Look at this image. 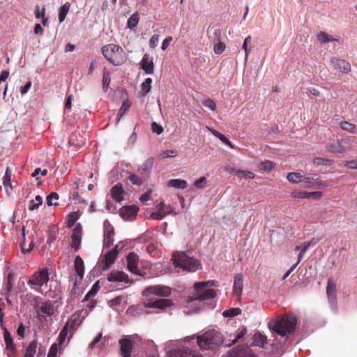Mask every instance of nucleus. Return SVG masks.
<instances>
[{
  "instance_id": "1",
  "label": "nucleus",
  "mask_w": 357,
  "mask_h": 357,
  "mask_svg": "<svg viewBox=\"0 0 357 357\" xmlns=\"http://www.w3.org/2000/svg\"><path fill=\"white\" fill-rule=\"evenodd\" d=\"M170 294V288L166 286L155 285L149 287L144 291V295L147 296L144 301V305L146 308L164 310L173 304L172 301L169 299L155 298L152 295L167 296Z\"/></svg>"
},
{
  "instance_id": "2",
  "label": "nucleus",
  "mask_w": 357,
  "mask_h": 357,
  "mask_svg": "<svg viewBox=\"0 0 357 357\" xmlns=\"http://www.w3.org/2000/svg\"><path fill=\"white\" fill-rule=\"evenodd\" d=\"M297 321L293 315H284L280 319L269 322L268 326L281 336L293 333L295 330Z\"/></svg>"
},
{
  "instance_id": "3",
  "label": "nucleus",
  "mask_w": 357,
  "mask_h": 357,
  "mask_svg": "<svg viewBox=\"0 0 357 357\" xmlns=\"http://www.w3.org/2000/svg\"><path fill=\"white\" fill-rule=\"evenodd\" d=\"M223 336L218 331L208 330L197 337V344L202 349H214L223 343Z\"/></svg>"
},
{
  "instance_id": "4",
  "label": "nucleus",
  "mask_w": 357,
  "mask_h": 357,
  "mask_svg": "<svg viewBox=\"0 0 357 357\" xmlns=\"http://www.w3.org/2000/svg\"><path fill=\"white\" fill-rule=\"evenodd\" d=\"M105 58L114 66H120L126 61V54L119 45L108 44L102 47Z\"/></svg>"
},
{
  "instance_id": "5",
  "label": "nucleus",
  "mask_w": 357,
  "mask_h": 357,
  "mask_svg": "<svg viewBox=\"0 0 357 357\" xmlns=\"http://www.w3.org/2000/svg\"><path fill=\"white\" fill-rule=\"evenodd\" d=\"M172 259L176 267H179L188 272H195L201 267L198 260L187 256L183 252H178L174 254Z\"/></svg>"
},
{
  "instance_id": "6",
  "label": "nucleus",
  "mask_w": 357,
  "mask_h": 357,
  "mask_svg": "<svg viewBox=\"0 0 357 357\" xmlns=\"http://www.w3.org/2000/svg\"><path fill=\"white\" fill-rule=\"evenodd\" d=\"M50 280L47 268H42L37 271L29 279L28 284L32 285V289L43 293V288L47 287Z\"/></svg>"
},
{
  "instance_id": "7",
  "label": "nucleus",
  "mask_w": 357,
  "mask_h": 357,
  "mask_svg": "<svg viewBox=\"0 0 357 357\" xmlns=\"http://www.w3.org/2000/svg\"><path fill=\"white\" fill-rule=\"evenodd\" d=\"M209 282H200L195 283L194 287L195 294L193 297L189 298V301H202L214 298L215 296V291L214 289L208 287Z\"/></svg>"
},
{
  "instance_id": "8",
  "label": "nucleus",
  "mask_w": 357,
  "mask_h": 357,
  "mask_svg": "<svg viewBox=\"0 0 357 357\" xmlns=\"http://www.w3.org/2000/svg\"><path fill=\"white\" fill-rule=\"evenodd\" d=\"M354 142L349 138H344L340 140H331L327 149L331 153H343L352 149Z\"/></svg>"
},
{
  "instance_id": "9",
  "label": "nucleus",
  "mask_w": 357,
  "mask_h": 357,
  "mask_svg": "<svg viewBox=\"0 0 357 357\" xmlns=\"http://www.w3.org/2000/svg\"><path fill=\"white\" fill-rule=\"evenodd\" d=\"M156 211L153 212L150 215V218L153 220H162L166 215L173 212L170 205H166L163 202H160L155 206Z\"/></svg>"
},
{
  "instance_id": "10",
  "label": "nucleus",
  "mask_w": 357,
  "mask_h": 357,
  "mask_svg": "<svg viewBox=\"0 0 357 357\" xmlns=\"http://www.w3.org/2000/svg\"><path fill=\"white\" fill-rule=\"evenodd\" d=\"M331 65L333 68L342 73H348L351 71L350 63L344 60L333 56L330 59Z\"/></svg>"
},
{
  "instance_id": "11",
  "label": "nucleus",
  "mask_w": 357,
  "mask_h": 357,
  "mask_svg": "<svg viewBox=\"0 0 357 357\" xmlns=\"http://www.w3.org/2000/svg\"><path fill=\"white\" fill-rule=\"evenodd\" d=\"M139 207L135 205L126 206L121 208L120 215L125 220L132 221L137 215Z\"/></svg>"
},
{
  "instance_id": "12",
  "label": "nucleus",
  "mask_w": 357,
  "mask_h": 357,
  "mask_svg": "<svg viewBox=\"0 0 357 357\" xmlns=\"http://www.w3.org/2000/svg\"><path fill=\"white\" fill-rule=\"evenodd\" d=\"M116 251L110 250L107 252L102 257V259L98 262L99 267L102 270L105 271L109 268V266L114 262L116 257Z\"/></svg>"
},
{
  "instance_id": "13",
  "label": "nucleus",
  "mask_w": 357,
  "mask_h": 357,
  "mask_svg": "<svg viewBox=\"0 0 357 357\" xmlns=\"http://www.w3.org/2000/svg\"><path fill=\"white\" fill-rule=\"evenodd\" d=\"M126 261L128 271L135 275H139L138 270V255L134 252H130L127 256Z\"/></svg>"
},
{
  "instance_id": "14",
  "label": "nucleus",
  "mask_w": 357,
  "mask_h": 357,
  "mask_svg": "<svg viewBox=\"0 0 357 357\" xmlns=\"http://www.w3.org/2000/svg\"><path fill=\"white\" fill-rule=\"evenodd\" d=\"M107 280L112 282H121L130 283L128 275L121 271H112L107 276Z\"/></svg>"
},
{
  "instance_id": "15",
  "label": "nucleus",
  "mask_w": 357,
  "mask_h": 357,
  "mask_svg": "<svg viewBox=\"0 0 357 357\" xmlns=\"http://www.w3.org/2000/svg\"><path fill=\"white\" fill-rule=\"evenodd\" d=\"M82 228L80 223H77L73 230L71 247L77 250L82 241Z\"/></svg>"
},
{
  "instance_id": "16",
  "label": "nucleus",
  "mask_w": 357,
  "mask_h": 357,
  "mask_svg": "<svg viewBox=\"0 0 357 357\" xmlns=\"http://www.w3.org/2000/svg\"><path fill=\"white\" fill-rule=\"evenodd\" d=\"M114 229L107 220L104 222V245L109 247L113 243Z\"/></svg>"
},
{
  "instance_id": "17",
  "label": "nucleus",
  "mask_w": 357,
  "mask_h": 357,
  "mask_svg": "<svg viewBox=\"0 0 357 357\" xmlns=\"http://www.w3.org/2000/svg\"><path fill=\"white\" fill-rule=\"evenodd\" d=\"M121 346V354L123 357H130L132 350V343L128 338H123L119 340Z\"/></svg>"
},
{
  "instance_id": "18",
  "label": "nucleus",
  "mask_w": 357,
  "mask_h": 357,
  "mask_svg": "<svg viewBox=\"0 0 357 357\" xmlns=\"http://www.w3.org/2000/svg\"><path fill=\"white\" fill-rule=\"evenodd\" d=\"M142 68L146 74H152L154 70L153 59L148 54H145L141 61Z\"/></svg>"
},
{
  "instance_id": "19",
  "label": "nucleus",
  "mask_w": 357,
  "mask_h": 357,
  "mask_svg": "<svg viewBox=\"0 0 357 357\" xmlns=\"http://www.w3.org/2000/svg\"><path fill=\"white\" fill-rule=\"evenodd\" d=\"M243 275L238 274L234 277V285H233V293L236 297H240L243 291Z\"/></svg>"
},
{
  "instance_id": "20",
  "label": "nucleus",
  "mask_w": 357,
  "mask_h": 357,
  "mask_svg": "<svg viewBox=\"0 0 357 357\" xmlns=\"http://www.w3.org/2000/svg\"><path fill=\"white\" fill-rule=\"evenodd\" d=\"M112 197L116 202H120L123 199L124 190L121 184H116L110 190Z\"/></svg>"
},
{
  "instance_id": "21",
  "label": "nucleus",
  "mask_w": 357,
  "mask_h": 357,
  "mask_svg": "<svg viewBox=\"0 0 357 357\" xmlns=\"http://www.w3.org/2000/svg\"><path fill=\"white\" fill-rule=\"evenodd\" d=\"M169 357H203L202 355L192 353L189 349H178L172 352Z\"/></svg>"
},
{
  "instance_id": "22",
  "label": "nucleus",
  "mask_w": 357,
  "mask_h": 357,
  "mask_svg": "<svg viewBox=\"0 0 357 357\" xmlns=\"http://www.w3.org/2000/svg\"><path fill=\"white\" fill-rule=\"evenodd\" d=\"M74 326V322L68 321L66 323L65 326L62 328L61 331L58 339H57V344H59V347H61L62 344L65 342L68 332V328H73Z\"/></svg>"
},
{
  "instance_id": "23",
  "label": "nucleus",
  "mask_w": 357,
  "mask_h": 357,
  "mask_svg": "<svg viewBox=\"0 0 357 357\" xmlns=\"http://www.w3.org/2000/svg\"><path fill=\"white\" fill-rule=\"evenodd\" d=\"M335 292L336 286L335 283L331 280H328L326 288V293L328 300L331 303H335L336 302Z\"/></svg>"
},
{
  "instance_id": "24",
  "label": "nucleus",
  "mask_w": 357,
  "mask_h": 357,
  "mask_svg": "<svg viewBox=\"0 0 357 357\" xmlns=\"http://www.w3.org/2000/svg\"><path fill=\"white\" fill-rule=\"evenodd\" d=\"M153 164V159L149 158L147 159L143 165L138 169V172H140L141 174H143L146 178L149 176L151 173L152 167Z\"/></svg>"
},
{
  "instance_id": "25",
  "label": "nucleus",
  "mask_w": 357,
  "mask_h": 357,
  "mask_svg": "<svg viewBox=\"0 0 357 357\" xmlns=\"http://www.w3.org/2000/svg\"><path fill=\"white\" fill-rule=\"evenodd\" d=\"M75 268L78 276L82 279L84 273V261L80 256H77L75 259Z\"/></svg>"
},
{
  "instance_id": "26",
  "label": "nucleus",
  "mask_w": 357,
  "mask_h": 357,
  "mask_svg": "<svg viewBox=\"0 0 357 357\" xmlns=\"http://www.w3.org/2000/svg\"><path fill=\"white\" fill-rule=\"evenodd\" d=\"M22 235H23L24 241L20 244L22 252L24 254H28L32 250V249L34 246L33 238V236H31L30 237L31 241H30V243H29L28 247L26 248V242H25V229H24V227H23V229H22Z\"/></svg>"
},
{
  "instance_id": "27",
  "label": "nucleus",
  "mask_w": 357,
  "mask_h": 357,
  "mask_svg": "<svg viewBox=\"0 0 357 357\" xmlns=\"http://www.w3.org/2000/svg\"><path fill=\"white\" fill-rule=\"evenodd\" d=\"M168 186L176 189H185L188 187V183L185 180L182 179H171L168 182Z\"/></svg>"
},
{
  "instance_id": "28",
  "label": "nucleus",
  "mask_w": 357,
  "mask_h": 357,
  "mask_svg": "<svg viewBox=\"0 0 357 357\" xmlns=\"http://www.w3.org/2000/svg\"><path fill=\"white\" fill-rule=\"evenodd\" d=\"M252 40V36L249 35L245 38L244 42L243 43L242 48L243 49V50L245 52V61L248 60V56H249L250 53L251 52Z\"/></svg>"
},
{
  "instance_id": "29",
  "label": "nucleus",
  "mask_w": 357,
  "mask_h": 357,
  "mask_svg": "<svg viewBox=\"0 0 357 357\" xmlns=\"http://www.w3.org/2000/svg\"><path fill=\"white\" fill-rule=\"evenodd\" d=\"M318 178L303 176L301 183L304 188H314L317 184Z\"/></svg>"
},
{
  "instance_id": "30",
  "label": "nucleus",
  "mask_w": 357,
  "mask_h": 357,
  "mask_svg": "<svg viewBox=\"0 0 357 357\" xmlns=\"http://www.w3.org/2000/svg\"><path fill=\"white\" fill-rule=\"evenodd\" d=\"M131 106V103L128 100L123 101L121 107H120L119 112L117 114V117L116 119V123H119L122 116L126 114V112L129 109Z\"/></svg>"
},
{
  "instance_id": "31",
  "label": "nucleus",
  "mask_w": 357,
  "mask_h": 357,
  "mask_svg": "<svg viewBox=\"0 0 357 357\" xmlns=\"http://www.w3.org/2000/svg\"><path fill=\"white\" fill-rule=\"evenodd\" d=\"M70 4L69 2L65 3L59 9V21L60 23L63 22L70 10Z\"/></svg>"
},
{
  "instance_id": "32",
  "label": "nucleus",
  "mask_w": 357,
  "mask_h": 357,
  "mask_svg": "<svg viewBox=\"0 0 357 357\" xmlns=\"http://www.w3.org/2000/svg\"><path fill=\"white\" fill-rule=\"evenodd\" d=\"M317 38L319 42L322 44L337 40L336 38L325 32H319L317 34Z\"/></svg>"
},
{
  "instance_id": "33",
  "label": "nucleus",
  "mask_w": 357,
  "mask_h": 357,
  "mask_svg": "<svg viewBox=\"0 0 357 357\" xmlns=\"http://www.w3.org/2000/svg\"><path fill=\"white\" fill-rule=\"evenodd\" d=\"M128 178L132 184L137 185H141L146 179V178L140 173L139 174H130Z\"/></svg>"
},
{
  "instance_id": "34",
  "label": "nucleus",
  "mask_w": 357,
  "mask_h": 357,
  "mask_svg": "<svg viewBox=\"0 0 357 357\" xmlns=\"http://www.w3.org/2000/svg\"><path fill=\"white\" fill-rule=\"evenodd\" d=\"M4 340L6 343V347L8 350H13L14 348L13 338L11 337L10 333L8 331L6 328H4Z\"/></svg>"
},
{
  "instance_id": "35",
  "label": "nucleus",
  "mask_w": 357,
  "mask_h": 357,
  "mask_svg": "<svg viewBox=\"0 0 357 357\" xmlns=\"http://www.w3.org/2000/svg\"><path fill=\"white\" fill-rule=\"evenodd\" d=\"M43 204V198L40 195H37L35 197V200L32 199L29 202V209L30 211H34L39 208Z\"/></svg>"
},
{
  "instance_id": "36",
  "label": "nucleus",
  "mask_w": 357,
  "mask_h": 357,
  "mask_svg": "<svg viewBox=\"0 0 357 357\" xmlns=\"http://www.w3.org/2000/svg\"><path fill=\"white\" fill-rule=\"evenodd\" d=\"M302 178L303 175L298 172H291L289 173L287 176V180L293 183H301Z\"/></svg>"
},
{
  "instance_id": "37",
  "label": "nucleus",
  "mask_w": 357,
  "mask_h": 357,
  "mask_svg": "<svg viewBox=\"0 0 357 357\" xmlns=\"http://www.w3.org/2000/svg\"><path fill=\"white\" fill-rule=\"evenodd\" d=\"M59 196L56 192H51L47 197V204L49 206H58L59 205Z\"/></svg>"
},
{
  "instance_id": "38",
  "label": "nucleus",
  "mask_w": 357,
  "mask_h": 357,
  "mask_svg": "<svg viewBox=\"0 0 357 357\" xmlns=\"http://www.w3.org/2000/svg\"><path fill=\"white\" fill-rule=\"evenodd\" d=\"M48 232H49V237L47 238V243L48 244H51V243H54L56 238L58 229L54 225L50 226L49 227Z\"/></svg>"
},
{
  "instance_id": "39",
  "label": "nucleus",
  "mask_w": 357,
  "mask_h": 357,
  "mask_svg": "<svg viewBox=\"0 0 357 357\" xmlns=\"http://www.w3.org/2000/svg\"><path fill=\"white\" fill-rule=\"evenodd\" d=\"M229 357H257L248 350L233 351Z\"/></svg>"
},
{
  "instance_id": "40",
  "label": "nucleus",
  "mask_w": 357,
  "mask_h": 357,
  "mask_svg": "<svg viewBox=\"0 0 357 357\" xmlns=\"http://www.w3.org/2000/svg\"><path fill=\"white\" fill-rule=\"evenodd\" d=\"M139 22V15L137 12L133 13L128 20V26L130 29H134L136 27Z\"/></svg>"
},
{
  "instance_id": "41",
  "label": "nucleus",
  "mask_w": 357,
  "mask_h": 357,
  "mask_svg": "<svg viewBox=\"0 0 357 357\" xmlns=\"http://www.w3.org/2000/svg\"><path fill=\"white\" fill-rule=\"evenodd\" d=\"M76 138H77L76 135L70 137V138L69 139L70 145L74 146L77 148L81 147L84 143V139H83V137H81L79 139H77Z\"/></svg>"
},
{
  "instance_id": "42",
  "label": "nucleus",
  "mask_w": 357,
  "mask_h": 357,
  "mask_svg": "<svg viewBox=\"0 0 357 357\" xmlns=\"http://www.w3.org/2000/svg\"><path fill=\"white\" fill-rule=\"evenodd\" d=\"M41 312L47 315H52L54 313V307L50 302H46L41 307Z\"/></svg>"
},
{
  "instance_id": "43",
  "label": "nucleus",
  "mask_w": 357,
  "mask_h": 357,
  "mask_svg": "<svg viewBox=\"0 0 357 357\" xmlns=\"http://www.w3.org/2000/svg\"><path fill=\"white\" fill-rule=\"evenodd\" d=\"M212 132L213 134L217 137L218 138L220 139V140L221 142H222L224 144H225L226 145H228L229 147L231 148H233V146L231 143V142L224 135H222V133H220V132L218 131H216V130H212Z\"/></svg>"
},
{
  "instance_id": "44",
  "label": "nucleus",
  "mask_w": 357,
  "mask_h": 357,
  "mask_svg": "<svg viewBox=\"0 0 357 357\" xmlns=\"http://www.w3.org/2000/svg\"><path fill=\"white\" fill-rule=\"evenodd\" d=\"M36 350V344L31 342L26 350L24 357H33Z\"/></svg>"
},
{
  "instance_id": "45",
  "label": "nucleus",
  "mask_w": 357,
  "mask_h": 357,
  "mask_svg": "<svg viewBox=\"0 0 357 357\" xmlns=\"http://www.w3.org/2000/svg\"><path fill=\"white\" fill-rule=\"evenodd\" d=\"M255 342L258 346L264 347V344L266 342V337L261 335L259 333H257L255 334Z\"/></svg>"
},
{
  "instance_id": "46",
  "label": "nucleus",
  "mask_w": 357,
  "mask_h": 357,
  "mask_svg": "<svg viewBox=\"0 0 357 357\" xmlns=\"http://www.w3.org/2000/svg\"><path fill=\"white\" fill-rule=\"evenodd\" d=\"M152 79L150 77L146 78L142 84V89L144 94L148 93L151 89Z\"/></svg>"
},
{
  "instance_id": "47",
  "label": "nucleus",
  "mask_w": 357,
  "mask_h": 357,
  "mask_svg": "<svg viewBox=\"0 0 357 357\" xmlns=\"http://www.w3.org/2000/svg\"><path fill=\"white\" fill-rule=\"evenodd\" d=\"M235 175L244 177L246 179H252L255 178L254 173L250 171H237L235 172Z\"/></svg>"
},
{
  "instance_id": "48",
  "label": "nucleus",
  "mask_w": 357,
  "mask_h": 357,
  "mask_svg": "<svg viewBox=\"0 0 357 357\" xmlns=\"http://www.w3.org/2000/svg\"><path fill=\"white\" fill-rule=\"evenodd\" d=\"M59 349L61 350V347H59L56 342L54 343L50 347L47 357H56Z\"/></svg>"
},
{
  "instance_id": "49",
  "label": "nucleus",
  "mask_w": 357,
  "mask_h": 357,
  "mask_svg": "<svg viewBox=\"0 0 357 357\" xmlns=\"http://www.w3.org/2000/svg\"><path fill=\"white\" fill-rule=\"evenodd\" d=\"M110 74L108 72H104L102 76V88L105 91H106L110 83Z\"/></svg>"
},
{
  "instance_id": "50",
  "label": "nucleus",
  "mask_w": 357,
  "mask_h": 357,
  "mask_svg": "<svg viewBox=\"0 0 357 357\" xmlns=\"http://www.w3.org/2000/svg\"><path fill=\"white\" fill-rule=\"evenodd\" d=\"M202 104L204 107L208 108L211 111H215L216 109L215 102L212 99H205L202 101Z\"/></svg>"
},
{
  "instance_id": "51",
  "label": "nucleus",
  "mask_w": 357,
  "mask_h": 357,
  "mask_svg": "<svg viewBox=\"0 0 357 357\" xmlns=\"http://www.w3.org/2000/svg\"><path fill=\"white\" fill-rule=\"evenodd\" d=\"M273 167L274 163L270 160H264L260 164V168L264 171H271Z\"/></svg>"
},
{
  "instance_id": "52",
  "label": "nucleus",
  "mask_w": 357,
  "mask_h": 357,
  "mask_svg": "<svg viewBox=\"0 0 357 357\" xmlns=\"http://www.w3.org/2000/svg\"><path fill=\"white\" fill-rule=\"evenodd\" d=\"M340 128L344 130H347L350 132H354V129H355L354 125H353L347 121L341 122Z\"/></svg>"
},
{
  "instance_id": "53",
  "label": "nucleus",
  "mask_w": 357,
  "mask_h": 357,
  "mask_svg": "<svg viewBox=\"0 0 357 357\" xmlns=\"http://www.w3.org/2000/svg\"><path fill=\"white\" fill-rule=\"evenodd\" d=\"M10 178H11V171H10V168L8 167L6 168L5 175L3 177V183L5 186L10 185Z\"/></svg>"
},
{
  "instance_id": "54",
  "label": "nucleus",
  "mask_w": 357,
  "mask_h": 357,
  "mask_svg": "<svg viewBox=\"0 0 357 357\" xmlns=\"http://www.w3.org/2000/svg\"><path fill=\"white\" fill-rule=\"evenodd\" d=\"M225 47L226 46L225 43L222 42H218L214 45L213 50L216 54H220L225 51Z\"/></svg>"
},
{
  "instance_id": "55",
  "label": "nucleus",
  "mask_w": 357,
  "mask_h": 357,
  "mask_svg": "<svg viewBox=\"0 0 357 357\" xmlns=\"http://www.w3.org/2000/svg\"><path fill=\"white\" fill-rule=\"evenodd\" d=\"M309 192H299L294 191L291 193V195L294 198L307 199L309 198Z\"/></svg>"
},
{
  "instance_id": "56",
  "label": "nucleus",
  "mask_w": 357,
  "mask_h": 357,
  "mask_svg": "<svg viewBox=\"0 0 357 357\" xmlns=\"http://www.w3.org/2000/svg\"><path fill=\"white\" fill-rule=\"evenodd\" d=\"M241 312V310L238 308H231L227 310H225L223 312V315L225 317H234L239 314Z\"/></svg>"
},
{
  "instance_id": "57",
  "label": "nucleus",
  "mask_w": 357,
  "mask_h": 357,
  "mask_svg": "<svg viewBox=\"0 0 357 357\" xmlns=\"http://www.w3.org/2000/svg\"><path fill=\"white\" fill-rule=\"evenodd\" d=\"M194 185L195 187L199 189H203L206 187V178L204 176H202L197 179Z\"/></svg>"
},
{
  "instance_id": "58",
  "label": "nucleus",
  "mask_w": 357,
  "mask_h": 357,
  "mask_svg": "<svg viewBox=\"0 0 357 357\" xmlns=\"http://www.w3.org/2000/svg\"><path fill=\"white\" fill-rule=\"evenodd\" d=\"M178 155V151L175 149L165 150L161 153L162 158L176 157Z\"/></svg>"
},
{
  "instance_id": "59",
  "label": "nucleus",
  "mask_w": 357,
  "mask_h": 357,
  "mask_svg": "<svg viewBox=\"0 0 357 357\" xmlns=\"http://www.w3.org/2000/svg\"><path fill=\"white\" fill-rule=\"evenodd\" d=\"M344 167L351 169H357V159L351 160H346L343 162Z\"/></svg>"
},
{
  "instance_id": "60",
  "label": "nucleus",
  "mask_w": 357,
  "mask_h": 357,
  "mask_svg": "<svg viewBox=\"0 0 357 357\" xmlns=\"http://www.w3.org/2000/svg\"><path fill=\"white\" fill-rule=\"evenodd\" d=\"M247 330L245 328H243L236 335V337L232 340L231 343L226 344L227 347H231L239 339L242 338L246 333Z\"/></svg>"
},
{
  "instance_id": "61",
  "label": "nucleus",
  "mask_w": 357,
  "mask_h": 357,
  "mask_svg": "<svg viewBox=\"0 0 357 357\" xmlns=\"http://www.w3.org/2000/svg\"><path fill=\"white\" fill-rule=\"evenodd\" d=\"M151 130L153 132L160 135L163 132V128L156 122H153L151 123Z\"/></svg>"
},
{
  "instance_id": "62",
  "label": "nucleus",
  "mask_w": 357,
  "mask_h": 357,
  "mask_svg": "<svg viewBox=\"0 0 357 357\" xmlns=\"http://www.w3.org/2000/svg\"><path fill=\"white\" fill-rule=\"evenodd\" d=\"M47 174V170L46 169L41 170L40 168H36L35 171L32 173L31 176L34 177L36 180H38V174H41L42 176H45Z\"/></svg>"
},
{
  "instance_id": "63",
  "label": "nucleus",
  "mask_w": 357,
  "mask_h": 357,
  "mask_svg": "<svg viewBox=\"0 0 357 357\" xmlns=\"http://www.w3.org/2000/svg\"><path fill=\"white\" fill-rule=\"evenodd\" d=\"M159 40V36L158 34H154L149 40V45L151 48H154L158 45V43Z\"/></svg>"
},
{
  "instance_id": "64",
  "label": "nucleus",
  "mask_w": 357,
  "mask_h": 357,
  "mask_svg": "<svg viewBox=\"0 0 357 357\" xmlns=\"http://www.w3.org/2000/svg\"><path fill=\"white\" fill-rule=\"evenodd\" d=\"M12 280H13V276H12L11 273H9L7 277V282H6V286L8 294H9L13 289Z\"/></svg>"
}]
</instances>
